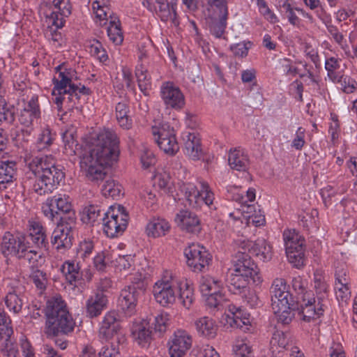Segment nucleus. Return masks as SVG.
Here are the masks:
<instances>
[{"instance_id":"obj_1","label":"nucleus","mask_w":357,"mask_h":357,"mask_svg":"<svg viewBox=\"0 0 357 357\" xmlns=\"http://www.w3.org/2000/svg\"><path fill=\"white\" fill-rule=\"evenodd\" d=\"M80 167L92 181L107 178L101 188L102 194L109 197L112 193V132L109 129L91 134L82 145Z\"/></svg>"},{"instance_id":"obj_2","label":"nucleus","mask_w":357,"mask_h":357,"mask_svg":"<svg viewBox=\"0 0 357 357\" xmlns=\"http://www.w3.org/2000/svg\"><path fill=\"white\" fill-rule=\"evenodd\" d=\"M29 233L27 235L13 236L9 232L5 234L2 239V252L3 255H10L17 259L35 264L40 258L39 252L31 245V241L36 248L48 247L45 229L37 222H30Z\"/></svg>"},{"instance_id":"obj_3","label":"nucleus","mask_w":357,"mask_h":357,"mask_svg":"<svg viewBox=\"0 0 357 357\" xmlns=\"http://www.w3.org/2000/svg\"><path fill=\"white\" fill-rule=\"evenodd\" d=\"M45 312V333L47 337L66 335L73 331L75 322L61 298L49 299Z\"/></svg>"},{"instance_id":"obj_4","label":"nucleus","mask_w":357,"mask_h":357,"mask_svg":"<svg viewBox=\"0 0 357 357\" xmlns=\"http://www.w3.org/2000/svg\"><path fill=\"white\" fill-rule=\"evenodd\" d=\"M182 190L188 204L192 208H201L202 204L208 206L210 209L215 210L216 206L213 202L214 194L211 191L208 183L200 182V189L192 183L185 184Z\"/></svg>"},{"instance_id":"obj_5","label":"nucleus","mask_w":357,"mask_h":357,"mask_svg":"<svg viewBox=\"0 0 357 357\" xmlns=\"http://www.w3.org/2000/svg\"><path fill=\"white\" fill-rule=\"evenodd\" d=\"M223 282L210 276L202 277L200 281V290L206 296V305L216 310H220L227 302L225 294L222 292Z\"/></svg>"},{"instance_id":"obj_6","label":"nucleus","mask_w":357,"mask_h":357,"mask_svg":"<svg viewBox=\"0 0 357 357\" xmlns=\"http://www.w3.org/2000/svg\"><path fill=\"white\" fill-rule=\"evenodd\" d=\"M151 133L159 148L165 153L175 155L179 150L175 130L168 123L161 122L151 126Z\"/></svg>"},{"instance_id":"obj_7","label":"nucleus","mask_w":357,"mask_h":357,"mask_svg":"<svg viewBox=\"0 0 357 357\" xmlns=\"http://www.w3.org/2000/svg\"><path fill=\"white\" fill-rule=\"evenodd\" d=\"M187 265L195 273L205 272L212 261L211 254L202 245L192 243L185 248Z\"/></svg>"},{"instance_id":"obj_8","label":"nucleus","mask_w":357,"mask_h":357,"mask_svg":"<svg viewBox=\"0 0 357 357\" xmlns=\"http://www.w3.org/2000/svg\"><path fill=\"white\" fill-rule=\"evenodd\" d=\"M245 250H238L233 257V271L250 277L253 283L259 284L262 280L259 268L251 257Z\"/></svg>"},{"instance_id":"obj_9","label":"nucleus","mask_w":357,"mask_h":357,"mask_svg":"<svg viewBox=\"0 0 357 357\" xmlns=\"http://www.w3.org/2000/svg\"><path fill=\"white\" fill-rule=\"evenodd\" d=\"M160 96L167 109L180 110L185 105V98L179 87L172 82H165L160 86Z\"/></svg>"},{"instance_id":"obj_10","label":"nucleus","mask_w":357,"mask_h":357,"mask_svg":"<svg viewBox=\"0 0 357 357\" xmlns=\"http://www.w3.org/2000/svg\"><path fill=\"white\" fill-rule=\"evenodd\" d=\"M153 294L158 303L162 307H169L177 299L178 288L169 281L157 282L153 286Z\"/></svg>"},{"instance_id":"obj_11","label":"nucleus","mask_w":357,"mask_h":357,"mask_svg":"<svg viewBox=\"0 0 357 357\" xmlns=\"http://www.w3.org/2000/svg\"><path fill=\"white\" fill-rule=\"evenodd\" d=\"M312 296L310 295L305 298V300H301L302 303L299 304V310H297L301 319L305 322H310L315 317L321 316L326 307V303L319 302Z\"/></svg>"},{"instance_id":"obj_12","label":"nucleus","mask_w":357,"mask_h":357,"mask_svg":"<svg viewBox=\"0 0 357 357\" xmlns=\"http://www.w3.org/2000/svg\"><path fill=\"white\" fill-rule=\"evenodd\" d=\"M241 249L248 251L263 262L269 261L273 257V248L264 238H258L255 241H243L241 243Z\"/></svg>"},{"instance_id":"obj_13","label":"nucleus","mask_w":357,"mask_h":357,"mask_svg":"<svg viewBox=\"0 0 357 357\" xmlns=\"http://www.w3.org/2000/svg\"><path fill=\"white\" fill-rule=\"evenodd\" d=\"M137 291L134 286H128L121 291L117 300L118 311L125 317H131L136 312Z\"/></svg>"},{"instance_id":"obj_14","label":"nucleus","mask_w":357,"mask_h":357,"mask_svg":"<svg viewBox=\"0 0 357 357\" xmlns=\"http://www.w3.org/2000/svg\"><path fill=\"white\" fill-rule=\"evenodd\" d=\"M192 336L184 330L174 332L172 340L169 342L170 357H183L192 346Z\"/></svg>"},{"instance_id":"obj_15","label":"nucleus","mask_w":357,"mask_h":357,"mask_svg":"<svg viewBox=\"0 0 357 357\" xmlns=\"http://www.w3.org/2000/svg\"><path fill=\"white\" fill-rule=\"evenodd\" d=\"M288 289L284 279L276 278L273 281L270 287L271 306L296 301Z\"/></svg>"},{"instance_id":"obj_16","label":"nucleus","mask_w":357,"mask_h":357,"mask_svg":"<svg viewBox=\"0 0 357 357\" xmlns=\"http://www.w3.org/2000/svg\"><path fill=\"white\" fill-rule=\"evenodd\" d=\"M227 318L231 327L240 328L243 332L249 331L251 328V317L250 313L241 307L234 304L228 305Z\"/></svg>"},{"instance_id":"obj_17","label":"nucleus","mask_w":357,"mask_h":357,"mask_svg":"<svg viewBox=\"0 0 357 357\" xmlns=\"http://www.w3.org/2000/svg\"><path fill=\"white\" fill-rule=\"evenodd\" d=\"M78 86L77 85H70L68 89H66L65 93H57L54 96L53 102L57 105L59 111L62 109V105H64L68 110L79 109V96L77 93Z\"/></svg>"},{"instance_id":"obj_18","label":"nucleus","mask_w":357,"mask_h":357,"mask_svg":"<svg viewBox=\"0 0 357 357\" xmlns=\"http://www.w3.org/2000/svg\"><path fill=\"white\" fill-rule=\"evenodd\" d=\"M175 220L182 230L188 233L198 234L202 230L199 218L195 213L190 211H180L176 214Z\"/></svg>"},{"instance_id":"obj_19","label":"nucleus","mask_w":357,"mask_h":357,"mask_svg":"<svg viewBox=\"0 0 357 357\" xmlns=\"http://www.w3.org/2000/svg\"><path fill=\"white\" fill-rule=\"evenodd\" d=\"M71 227L68 225H57L51 236V243L57 250L69 249L73 245Z\"/></svg>"},{"instance_id":"obj_20","label":"nucleus","mask_w":357,"mask_h":357,"mask_svg":"<svg viewBox=\"0 0 357 357\" xmlns=\"http://www.w3.org/2000/svg\"><path fill=\"white\" fill-rule=\"evenodd\" d=\"M155 3L157 7H155V11L161 21L170 20L175 26H178L180 22L176 11V3L172 1L169 2L168 0H158L155 1Z\"/></svg>"},{"instance_id":"obj_21","label":"nucleus","mask_w":357,"mask_h":357,"mask_svg":"<svg viewBox=\"0 0 357 357\" xmlns=\"http://www.w3.org/2000/svg\"><path fill=\"white\" fill-rule=\"evenodd\" d=\"M272 309L277 316L278 322L284 324H289L295 317V312L299 310V301L289 302L280 305H273Z\"/></svg>"},{"instance_id":"obj_22","label":"nucleus","mask_w":357,"mask_h":357,"mask_svg":"<svg viewBox=\"0 0 357 357\" xmlns=\"http://www.w3.org/2000/svg\"><path fill=\"white\" fill-rule=\"evenodd\" d=\"M227 287L232 294H241L245 293L248 289V284L252 281L251 278L244 276L242 273H238L232 271L227 275Z\"/></svg>"},{"instance_id":"obj_23","label":"nucleus","mask_w":357,"mask_h":357,"mask_svg":"<svg viewBox=\"0 0 357 357\" xmlns=\"http://www.w3.org/2000/svg\"><path fill=\"white\" fill-rule=\"evenodd\" d=\"M108 303L107 296L102 292H98L91 296L86 301V312L89 318L100 315Z\"/></svg>"},{"instance_id":"obj_24","label":"nucleus","mask_w":357,"mask_h":357,"mask_svg":"<svg viewBox=\"0 0 357 357\" xmlns=\"http://www.w3.org/2000/svg\"><path fill=\"white\" fill-rule=\"evenodd\" d=\"M129 220V213L126 208L119 204H113V222L115 225V232L113 237L123 234L126 231Z\"/></svg>"},{"instance_id":"obj_25","label":"nucleus","mask_w":357,"mask_h":357,"mask_svg":"<svg viewBox=\"0 0 357 357\" xmlns=\"http://www.w3.org/2000/svg\"><path fill=\"white\" fill-rule=\"evenodd\" d=\"M228 162L231 169L239 172L247 171L250 165L248 155L240 148L230 150Z\"/></svg>"},{"instance_id":"obj_26","label":"nucleus","mask_w":357,"mask_h":357,"mask_svg":"<svg viewBox=\"0 0 357 357\" xmlns=\"http://www.w3.org/2000/svg\"><path fill=\"white\" fill-rule=\"evenodd\" d=\"M169 222L162 218L153 217L149 220L146 227L148 236L158 238L165 236L170 230Z\"/></svg>"},{"instance_id":"obj_27","label":"nucleus","mask_w":357,"mask_h":357,"mask_svg":"<svg viewBox=\"0 0 357 357\" xmlns=\"http://www.w3.org/2000/svg\"><path fill=\"white\" fill-rule=\"evenodd\" d=\"M183 151L193 160H199L202 157L200 139L195 133L188 132L185 136Z\"/></svg>"},{"instance_id":"obj_28","label":"nucleus","mask_w":357,"mask_h":357,"mask_svg":"<svg viewBox=\"0 0 357 357\" xmlns=\"http://www.w3.org/2000/svg\"><path fill=\"white\" fill-rule=\"evenodd\" d=\"M195 326L199 336L210 340L217 335L218 326L215 321L208 317L198 319L195 321Z\"/></svg>"},{"instance_id":"obj_29","label":"nucleus","mask_w":357,"mask_h":357,"mask_svg":"<svg viewBox=\"0 0 357 357\" xmlns=\"http://www.w3.org/2000/svg\"><path fill=\"white\" fill-rule=\"evenodd\" d=\"M55 159L52 155H45L44 157H35L29 163V167L32 172L37 176L44 173L46 170H50L57 167Z\"/></svg>"},{"instance_id":"obj_30","label":"nucleus","mask_w":357,"mask_h":357,"mask_svg":"<svg viewBox=\"0 0 357 357\" xmlns=\"http://www.w3.org/2000/svg\"><path fill=\"white\" fill-rule=\"evenodd\" d=\"M52 3L56 11H53L51 14V18L53 20V25L57 28H61L63 26V21L62 18H59L56 13L60 15L68 17L71 13V6L68 0H53Z\"/></svg>"},{"instance_id":"obj_31","label":"nucleus","mask_w":357,"mask_h":357,"mask_svg":"<svg viewBox=\"0 0 357 357\" xmlns=\"http://www.w3.org/2000/svg\"><path fill=\"white\" fill-rule=\"evenodd\" d=\"M314 283L316 292L317 300L319 302L328 303V285L325 280L324 276L319 271H316L314 273Z\"/></svg>"},{"instance_id":"obj_32","label":"nucleus","mask_w":357,"mask_h":357,"mask_svg":"<svg viewBox=\"0 0 357 357\" xmlns=\"http://www.w3.org/2000/svg\"><path fill=\"white\" fill-rule=\"evenodd\" d=\"M289 339L282 331H275L270 341V351L275 357H278L284 349H287Z\"/></svg>"},{"instance_id":"obj_33","label":"nucleus","mask_w":357,"mask_h":357,"mask_svg":"<svg viewBox=\"0 0 357 357\" xmlns=\"http://www.w3.org/2000/svg\"><path fill=\"white\" fill-rule=\"evenodd\" d=\"M17 163L14 161H6L0 165V190L6 188V183L13 182L16 175Z\"/></svg>"},{"instance_id":"obj_34","label":"nucleus","mask_w":357,"mask_h":357,"mask_svg":"<svg viewBox=\"0 0 357 357\" xmlns=\"http://www.w3.org/2000/svg\"><path fill=\"white\" fill-rule=\"evenodd\" d=\"M285 251L303 249L305 240L295 230H285L283 233Z\"/></svg>"},{"instance_id":"obj_35","label":"nucleus","mask_w":357,"mask_h":357,"mask_svg":"<svg viewBox=\"0 0 357 357\" xmlns=\"http://www.w3.org/2000/svg\"><path fill=\"white\" fill-rule=\"evenodd\" d=\"M132 335L137 344L146 347L151 341V331L144 324H137L132 326Z\"/></svg>"},{"instance_id":"obj_36","label":"nucleus","mask_w":357,"mask_h":357,"mask_svg":"<svg viewBox=\"0 0 357 357\" xmlns=\"http://www.w3.org/2000/svg\"><path fill=\"white\" fill-rule=\"evenodd\" d=\"M73 73V71L71 69H65L64 71H60L59 73L60 80L53 79L54 86L52 92V96H56V92L59 94L61 91L65 93L67 86L70 88V85H75L71 80Z\"/></svg>"},{"instance_id":"obj_37","label":"nucleus","mask_w":357,"mask_h":357,"mask_svg":"<svg viewBox=\"0 0 357 357\" xmlns=\"http://www.w3.org/2000/svg\"><path fill=\"white\" fill-rule=\"evenodd\" d=\"M79 269L78 264L69 261H66L61 268L66 281L70 284L82 279L83 273H81Z\"/></svg>"},{"instance_id":"obj_38","label":"nucleus","mask_w":357,"mask_h":357,"mask_svg":"<svg viewBox=\"0 0 357 357\" xmlns=\"http://www.w3.org/2000/svg\"><path fill=\"white\" fill-rule=\"evenodd\" d=\"M178 297L183 305L189 309L194 301L193 287L187 281L181 282L177 287Z\"/></svg>"},{"instance_id":"obj_39","label":"nucleus","mask_w":357,"mask_h":357,"mask_svg":"<svg viewBox=\"0 0 357 357\" xmlns=\"http://www.w3.org/2000/svg\"><path fill=\"white\" fill-rule=\"evenodd\" d=\"M15 120V107L12 105H9L4 98V96L0 94V126L3 122L12 125Z\"/></svg>"},{"instance_id":"obj_40","label":"nucleus","mask_w":357,"mask_h":357,"mask_svg":"<svg viewBox=\"0 0 357 357\" xmlns=\"http://www.w3.org/2000/svg\"><path fill=\"white\" fill-rule=\"evenodd\" d=\"M135 75L139 89L145 96L149 95V91L151 89V77L148 70L141 64L136 68Z\"/></svg>"},{"instance_id":"obj_41","label":"nucleus","mask_w":357,"mask_h":357,"mask_svg":"<svg viewBox=\"0 0 357 357\" xmlns=\"http://www.w3.org/2000/svg\"><path fill=\"white\" fill-rule=\"evenodd\" d=\"M40 175L49 185H52L53 189H55L65 178V174L59 167L46 170Z\"/></svg>"},{"instance_id":"obj_42","label":"nucleus","mask_w":357,"mask_h":357,"mask_svg":"<svg viewBox=\"0 0 357 357\" xmlns=\"http://www.w3.org/2000/svg\"><path fill=\"white\" fill-rule=\"evenodd\" d=\"M92 8L96 17L100 20V24L101 26L107 25L108 20L112 18L111 14L108 15L110 11L109 5L100 4L99 1H96L93 3Z\"/></svg>"},{"instance_id":"obj_43","label":"nucleus","mask_w":357,"mask_h":357,"mask_svg":"<svg viewBox=\"0 0 357 357\" xmlns=\"http://www.w3.org/2000/svg\"><path fill=\"white\" fill-rule=\"evenodd\" d=\"M291 286L294 291L298 296V299L305 300V298L312 295L311 291L307 290V281L301 276H297L292 279Z\"/></svg>"},{"instance_id":"obj_44","label":"nucleus","mask_w":357,"mask_h":357,"mask_svg":"<svg viewBox=\"0 0 357 357\" xmlns=\"http://www.w3.org/2000/svg\"><path fill=\"white\" fill-rule=\"evenodd\" d=\"M100 213L98 206L89 205L84 207L81 213V220L83 223L93 225Z\"/></svg>"},{"instance_id":"obj_45","label":"nucleus","mask_w":357,"mask_h":357,"mask_svg":"<svg viewBox=\"0 0 357 357\" xmlns=\"http://www.w3.org/2000/svg\"><path fill=\"white\" fill-rule=\"evenodd\" d=\"M112 312L106 313L99 328L98 337L102 342H109L112 339Z\"/></svg>"},{"instance_id":"obj_46","label":"nucleus","mask_w":357,"mask_h":357,"mask_svg":"<svg viewBox=\"0 0 357 357\" xmlns=\"http://www.w3.org/2000/svg\"><path fill=\"white\" fill-rule=\"evenodd\" d=\"M247 337H241L236 340L233 346L234 357H250L251 347Z\"/></svg>"},{"instance_id":"obj_47","label":"nucleus","mask_w":357,"mask_h":357,"mask_svg":"<svg viewBox=\"0 0 357 357\" xmlns=\"http://www.w3.org/2000/svg\"><path fill=\"white\" fill-rule=\"evenodd\" d=\"M335 284H351L349 271L345 264L337 262L335 265Z\"/></svg>"},{"instance_id":"obj_48","label":"nucleus","mask_w":357,"mask_h":357,"mask_svg":"<svg viewBox=\"0 0 357 357\" xmlns=\"http://www.w3.org/2000/svg\"><path fill=\"white\" fill-rule=\"evenodd\" d=\"M5 303L9 310L14 313H18L22 310V299L15 290L8 293L5 298Z\"/></svg>"},{"instance_id":"obj_49","label":"nucleus","mask_w":357,"mask_h":357,"mask_svg":"<svg viewBox=\"0 0 357 357\" xmlns=\"http://www.w3.org/2000/svg\"><path fill=\"white\" fill-rule=\"evenodd\" d=\"M227 18L226 17L212 20L209 24L210 33L215 38H221L227 27Z\"/></svg>"},{"instance_id":"obj_50","label":"nucleus","mask_w":357,"mask_h":357,"mask_svg":"<svg viewBox=\"0 0 357 357\" xmlns=\"http://www.w3.org/2000/svg\"><path fill=\"white\" fill-rule=\"evenodd\" d=\"M51 199L52 203L50 206L58 211V215H61L63 213H68L72 209L70 202L66 198L62 197L61 195L54 196Z\"/></svg>"},{"instance_id":"obj_51","label":"nucleus","mask_w":357,"mask_h":357,"mask_svg":"<svg viewBox=\"0 0 357 357\" xmlns=\"http://www.w3.org/2000/svg\"><path fill=\"white\" fill-rule=\"evenodd\" d=\"M36 178L33 184L32 190L39 195H45L52 192L54 189L49 185L45 179L40 174L36 176Z\"/></svg>"},{"instance_id":"obj_52","label":"nucleus","mask_w":357,"mask_h":357,"mask_svg":"<svg viewBox=\"0 0 357 357\" xmlns=\"http://www.w3.org/2000/svg\"><path fill=\"white\" fill-rule=\"evenodd\" d=\"M289 263L296 268L303 266L304 263V248L295 250L285 251Z\"/></svg>"},{"instance_id":"obj_53","label":"nucleus","mask_w":357,"mask_h":357,"mask_svg":"<svg viewBox=\"0 0 357 357\" xmlns=\"http://www.w3.org/2000/svg\"><path fill=\"white\" fill-rule=\"evenodd\" d=\"M124 39L123 31L121 29V23L119 18L113 14V44L121 45Z\"/></svg>"},{"instance_id":"obj_54","label":"nucleus","mask_w":357,"mask_h":357,"mask_svg":"<svg viewBox=\"0 0 357 357\" xmlns=\"http://www.w3.org/2000/svg\"><path fill=\"white\" fill-rule=\"evenodd\" d=\"M30 277L38 289L44 290L46 288L47 278L45 272L38 268H33Z\"/></svg>"},{"instance_id":"obj_55","label":"nucleus","mask_w":357,"mask_h":357,"mask_svg":"<svg viewBox=\"0 0 357 357\" xmlns=\"http://www.w3.org/2000/svg\"><path fill=\"white\" fill-rule=\"evenodd\" d=\"M116 336V341L119 344L118 347L121 349H123L124 344L126 342V333L119 323L116 322V318L113 317V339Z\"/></svg>"},{"instance_id":"obj_56","label":"nucleus","mask_w":357,"mask_h":357,"mask_svg":"<svg viewBox=\"0 0 357 357\" xmlns=\"http://www.w3.org/2000/svg\"><path fill=\"white\" fill-rule=\"evenodd\" d=\"M281 7L283 8L289 22L294 26H298L301 20L296 15L294 8L291 6L290 3L288 1H285Z\"/></svg>"},{"instance_id":"obj_57","label":"nucleus","mask_w":357,"mask_h":357,"mask_svg":"<svg viewBox=\"0 0 357 357\" xmlns=\"http://www.w3.org/2000/svg\"><path fill=\"white\" fill-rule=\"evenodd\" d=\"M213 8L214 12L218 16V18L228 17V7L226 0H215L208 2Z\"/></svg>"},{"instance_id":"obj_58","label":"nucleus","mask_w":357,"mask_h":357,"mask_svg":"<svg viewBox=\"0 0 357 357\" xmlns=\"http://www.w3.org/2000/svg\"><path fill=\"white\" fill-rule=\"evenodd\" d=\"M335 290L338 301L347 302L351 297V284H335Z\"/></svg>"},{"instance_id":"obj_59","label":"nucleus","mask_w":357,"mask_h":357,"mask_svg":"<svg viewBox=\"0 0 357 357\" xmlns=\"http://www.w3.org/2000/svg\"><path fill=\"white\" fill-rule=\"evenodd\" d=\"M140 160L144 169H148L156 162V158L153 152L146 149L142 151Z\"/></svg>"},{"instance_id":"obj_60","label":"nucleus","mask_w":357,"mask_h":357,"mask_svg":"<svg viewBox=\"0 0 357 357\" xmlns=\"http://www.w3.org/2000/svg\"><path fill=\"white\" fill-rule=\"evenodd\" d=\"M243 294H244L245 301L251 307H257L262 305V302L255 290H250L248 288L246 292Z\"/></svg>"},{"instance_id":"obj_61","label":"nucleus","mask_w":357,"mask_h":357,"mask_svg":"<svg viewBox=\"0 0 357 357\" xmlns=\"http://www.w3.org/2000/svg\"><path fill=\"white\" fill-rule=\"evenodd\" d=\"M109 251L98 253L93 259V264L99 271H104L107 266V259H109Z\"/></svg>"},{"instance_id":"obj_62","label":"nucleus","mask_w":357,"mask_h":357,"mask_svg":"<svg viewBox=\"0 0 357 357\" xmlns=\"http://www.w3.org/2000/svg\"><path fill=\"white\" fill-rule=\"evenodd\" d=\"M167 314H159L154 318V322L152 325L154 326L155 332L162 333L166 331L167 328Z\"/></svg>"},{"instance_id":"obj_63","label":"nucleus","mask_w":357,"mask_h":357,"mask_svg":"<svg viewBox=\"0 0 357 357\" xmlns=\"http://www.w3.org/2000/svg\"><path fill=\"white\" fill-rule=\"evenodd\" d=\"M39 114L36 112H27L26 110H22L19 116V121L21 124L24 126L29 127L31 126L35 119L40 118Z\"/></svg>"},{"instance_id":"obj_64","label":"nucleus","mask_w":357,"mask_h":357,"mask_svg":"<svg viewBox=\"0 0 357 357\" xmlns=\"http://www.w3.org/2000/svg\"><path fill=\"white\" fill-rule=\"evenodd\" d=\"M343 91L346 93H351L356 89L357 83L351 77L344 75L340 82Z\"/></svg>"}]
</instances>
